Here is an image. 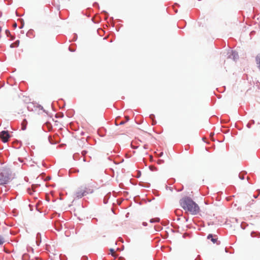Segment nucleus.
<instances>
[{
  "mask_svg": "<svg viewBox=\"0 0 260 260\" xmlns=\"http://www.w3.org/2000/svg\"><path fill=\"white\" fill-rule=\"evenodd\" d=\"M179 203L186 213L197 215L200 212V209L199 205L189 197L183 198L180 200Z\"/></svg>",
  "mask_w": 260,
  "mask_h": 260,
  "instance_id": "1",
  "label": "nucleus"
},
{
  "mask_svg": "<svg viewBox=\"0 0 260 260\" xmlns=\"http://www.w3.org/2000/svg\"><path fill=\"white\" fill-rule=\"evenodd\" d=\"M11 178V172L10 170L4 169L0 173V185L7 184Z\"/></svg>",
  "mask_w": 260,
  "mask_h": 260,
  "instance_id": "2",
  "label": "nucleus"
},
{
  "mask_svg": "<svg viewBox=\"0 0 260 260\" xmlns=\"http://www.w3.org/2000/svg\"><path fill=\"white\" fill-rule=\"evenodd\" d=\"M93 192V188L89 187L81 186L79 188L76 192V196L78 198H81L82 197L87 194L91 193Z\"/></svg>",
  "mask_w": 260,
  "mask_h": 260,
  "instance_id": "3",
  "label": "nucleus"
},
{
  "mask_svg": "<svg viewBox=\"0 0 260 260\" xmlns=\"http://www.w3.org/2000/svg\"><path fill=\"white\" fill-rule=\"evenodd\" d=\"M10 137L8 131H3L0 133V139L4 142H7Z\"/></svg>",
  "mask_w": 260,
  "mask_h": 260,
  "instance_id": "4",
  "label": "nucleus"
},
{
  "mask_svg": "<svg viewBox=\"0 0 260 260\" xmlns=\"http://www.w3.org/2000/svg\"><path fill=\"white\" fill-rule=\"evenodd\" d=\"M255 61L258 68L260 70V54H258L256 55L255 57Z\"/></svg>",
  "mask_w": 260,
  "mask_h": 260,
  "instance_id": "5",
  "label": "nucleus"
},
{
  "mask_svg": "<svg viewBox=\"0 0 260 260\" xmlns=\"http://www.w3.org/2000/svg\"><path fill=\"white\" fill-rule=\"evenodd\" d=\"M231 55L232 56V58L234 60H236L238 58V53L237 52H236L235 51H232Z\"/></svg>",
  "mask_w": 260,
  "mask_h": 260,
  "instance_id": "6",
  "label": "nucleus"
},
{
  "mask_svg": "<svg viewBox=\"0 0 260 260\" xmlns=\"http://www.w3.org/2000/svg\"><path fill=\"white\" fill-rule=\"evenodd\" d=\"M19 40H17L16 41L15 43H12L11 45H10V47L11 48H14V47H17L19 46Z\"/></svg>",
  "mask_w": 260,
  "mask_h": 260,
  "instance_id": "7",
  "label": "nucleus"
},
{
  "mask_svg": "<svg viewBox=\"0 0 260 260\" xmlns=\"http://www.w3.org/2000/svg\"><path fill=\"white\" fill-rule=\"evenodd\" d=\"M208 239H211V240L213 242V243H215L217 241V239L214 238L212 235L211 234L208 236Z\"/></svg>",
  "mask_w": 260,
  "mask_h": 260,
  "instance_id": "8",
  "label": "nucleus"
},
{
  "mask_svg": "<svg viewBox=\"0 0 260 260\" xmlns=\"http://www.w3.org/2000/svg\"><path fill=\"white\" fill-rule=\"evenodd\" d=\"M5 239L3 236L0 235V245H2L5 242Z\"/></svg>",
  "mask_w": 260,
  "mask_h": 260,
  "instance_id": "9",
  "label": "nucleus"
},
{
  "mask_svg": "<svg viewBox=\"0 0 260 260\" xmlns=\"http://www.w3.org/2000/svg\"><path fill=\"white\" fill-rule=\"evenodd\" d=\"M159 219L158 218H154V219H151L150 220V222H159Z\"/></svg>",
  "mask_w": 260,
  "mask_h": 260,
  "instance_id": "10",
  "label": "nucleus"
},
{
  "mask_svg": "<svg viewBox=\"0 0 260 260\" xmlns=\"http://www.w3.org/2000/svg\"><path fill=\"white\" fill-rule=\"evenodd\" d=\"M110 251H111V253L112 255L113 256H115V255H114V253H115L114 250L113 249H110Z\"/></svg>",
  "mask_w": 260,
  "mask_h": 260,
  "instance_id": "11",
  "label": "nucleus"
},
{
  "mask_svg": "<svg viewBox=\"0 0 260 260\" xmlns=\"http://www.w3.org/2000/svg\"><path fill=\"white\" fill-rule=\"evenodd\" d=\"M86 153H87V151L85 150H83L82 151V154L83 155H85L86 154Z\"/></svg>",
  "mask_w": 260,
  "mask_h": 260,
  "instance_id": "12",
  "label": "nucleus"
},
{
  "mask_svg": "<svg viewBox=\"0 0 260 260\" xmlns=\"http://www.w3.org/2000/svg\"><path fill=\"white\" fill-rule=\"evenodd\" d=\"M22 129L24 130L26 128V126L23 125V122L22 123Z\"/></svg>",
  "mask_w": 260,
  "mask_h": 260,
  "instance_id": "13",
  "label": "nucleus"
},
{
  "mask_svg": "<svg viewBox=\"0 0 260 260\" xmlns=\"http://www.w3.org/2000/svg\"><path fill=\"white\" fill-rule=\"evenodd\" d=\"M125 118H126L127 121H128L129 119L128 116H125Z\"/></svg>",
  "mask_w": 260,
  "mask_h": 260,
  "instance_id": "14",
  "label": "nucleus"
},
{
  "mask_svg": "<svg viewBox=\"0 0 260 260\" xmlns=\"http://www.w3.org/2000/svg\"><path fill=\"white\" fill-rule=\"evenodd\" d=\"M125 123L124 121H121L120 122V123H119L120 125H122V124H123L124 123Z\"/></svg>",
  "mask_w": 260,
  "mask_h": 260,
  "instance_id": "15",
  "label": "nucleus"
},
{
  "mask_svg": "<svg viewBox=\"0 0 260 260\" xmlns=\"http://www.w3.org/2000/svg\"><path fill=\"white\" fill-rule=\"evenodd\" d=\"M153 117H154V115H151L150 116V117L151 119H152Z\"/></svg>",
  "mask_w": 260,
  "mask_h": 260,
  "instance_id": "16",
  "label": "nucleus"
},
{
  "mask_svg": "<svg viewBox=\"0 0 260 260\" xmlns=\"http://www.w3.org/2000/svg\"><path fill=\"white\" fill-rule=\"evenodd\" d=\"M16 26H17L16 23H14V27H16Z\"/></svg>",
  "mask_w": 260,
  "mask_h": 260,
  "instance_id": "17",
  "label": "nucleus"
},
{
  "mask_svg": "<svg viewBox=\"0 0 260 260\" xmlns=\"http://www.w3.org/2000/svg\"><path fill=\"white\" fill-rule=\"evenodd\" d=\"M155 123H156V122L153 121L152 125H154V124H155Z\"/></svg>",
  "mask_w": 260,
  "mask_h": 260,
  "instance_id": "18",
  "label": "nucleus"
},
{
  "mask_svg": "<svg viewBox=\"0 0 260 260\" xmlns=\"http://www.w3.org/2000/svg\"><path fill=\"white\" fill-rule=\"evenodd\" d=\"M7 32H8L9 34H10V31H7H7H6V33H7Z\"/></svg>",
  "mask_w": 260,
  "mask_h": 260,
  "instance_id": "19",
  "label": "nucleus"
}]
</instances>
